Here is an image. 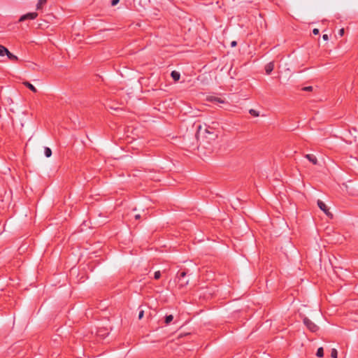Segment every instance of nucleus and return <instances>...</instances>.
I'll use <instances>...</instances> for the list:
<instances>
[{
	"mask_svg": "<svg viewBox=\"0 0 358 358\" xmlns=\"http://www.w3.org/2000/svg\"><path fill=\"white\" fill-rule=\"evenodd\" d=\"M218 136V131L213 126L205 124L199 125L197 128L196 137L201 143H210L215 141Z\"/></svg>",
	"mask_w": 358,
	"mask_h": 358,
	"instance_id": "nucleus-1",
	"label": "nucleus"
},
{
	"mask_svg": "<svg viewBox=\"0 0 358 358\" xmlns=\"http://www.w3.org/2000/svg\"><path fill=\"white\" fill-rule=\"evenodd\" d=\"M303 324L311 332H317L319 330V327L312 322L309 318L305 317L303 320Z\"/></svg>",
	"mask_w": 358,
	"mask_h": 358,
	"instance_id": "nucleus-2",
	"label": "nucleus"
},
{
	"mask_svg": "<svg viewBox=\"0 0 358 358\" xmlns=\"http://www.w3.org/2000/svg\"><path fill=\"white\" fill-rule=\"evenodd\" d=\"M38 14L36 12L28 13L24 15H22L20 19L19 22H24L27 20H35L38 17Z\"/></svg>",
	"mask_w": 358,
	"mask_h": 358,
	"instance_id": "nucleus-3",
	"label": "nucleus"
},
{
	"mask_svg": "<svg viewBox=\"0 0 358 358\" xmlns=\"http://www.w3.org/2000/svg\"><path fill=\"white\" fill-rule=\"evenodd\" d=\"M317 206L327 216L331 217H333V215L329 211L327 206L322 201L318 200Z\"/></svg>",
	"mask_w": 358,
	"mask_h": 358,
	"instance_id": "nucleus-4",
	"label": "nucleus"
},
{
	"mask_svg": "<svg viewBox=\"0 0 358 358\" xmlns=\"http://www.w3.org/2000/svg\"><path fill=\"white\" fill-rule=\"evenodd\" d=\"M274 69V63L273 62H271L269 63H268L266 66H265V72L267 75H269L271 74V73L273 71Z\"/></svg>",
	"mask_w": 358,
	"mask_h": 358,
	"instance_id": "nucleus-5",
	"label": "nucleus"
},
{
	"mask_svg": "<svg viewBox=\"0 0 358 358\" xmlns=\"http://www.w3.org/2000/svg\"><path fill=\"white\" fill-rule=\"evenodd\" d=\"M305 157L311 163H313V164H317V157L313 155V154H307L305 155Z\"/></svg>",
	"mask_w": 358,
	"mask_h": 358,
	"instance_id": "nucleus-6",
	"label": "nucleus"
},
{
	"mask_svg": "<svg viewBox=\"0 0 358 358\" xmlns=\"http://www.w3.org/2000/svg\"><path fill=\"white\" fill-rule=\"evenodd\" d=\"M48 0H38L36 8L37 10H42L43 6L47 3Z\"/></svg>",
	"mask_w": 358,
	"mask_h": 358,
	"instance_id": "nucleus-7",
	"label": "nucleus"
},
{
	"mask_svg": "<svg viewBox=\"0 0 358 358\" xmlns=\"http://www.w3.org/2000/svg\"><path fill=\"white\" fill-rule=\"evenodd\" d=\"M23 85L34 93L37 92L36 88L28 81L23 82Z\"/></svg>",
	"mask_w": 358,
	"mask_h": 358,
	"instance_id": "nucleus-8",
	"label": "nucleus"
},
{
	"mask_svg": "<svg viewBox=\"0 0 358 358\" xmlns=\"http://www.w3.org/2000/svg\"><path fill=\"white\" fill-rule=\"evenodd\" d=\"M171 76L174 81H178L180 78V74L178 71H173L171 73Z\"/></svg>",
	"mask_w": 358,
	"mask_h": 358,
	"instance_id": "nucleus-9",
	"label": "nucleus"
},
{
	"mask_svg": "<svg viewBox=\"0 0 358 358\" xmlns=\"http://www.w3.org/2000/svg\"><path fill=\"white\" fill-rule=\"evenodd\" d=\"M6 56L12 62L18 61V57L16 55L11 53L9 50H8V52L6 53Z\"/></svg>",
	"mask_w": 358,
	"mask_h": 358,
	"instance_id": "nucleus-10",
	"label": "nucleus"
},
{
	"mask_svg": "<svg viewBox=\"0 0 358 358\" xmlns=\"http://www.w3.org/2000/svg\"><path fill=\"white\" fill-rule=\"evenodd\" d=\"M8 52V48H6L5 46L0 45V56H4L6 55V53Z\"/></svg>",
	"mask_w": 358,
	"mask_h": 358,
	"instance_id": "nucleus-11",
	"label": "nucleus"
},
{
	"mask_svg": "<svg viewBox=\"0 0 358 358\" xmlns=\"http://www.w3.org/2000/svg\"><path fill=\"white\" fill-rule=\"evenodd\" d=\"M44 153L46 157H50L52 155V150L50 148L45 147L44 149Z\"/></svg>",
	"mask_w": 358,
	"mask_h": 358,
	"instance_id": "nucleus-12",
	"label": "nucleus"
},
{
	"mask_svg": "<svg viewBox=\"0 0 358 358\" xmlns=\"http://www.w3.org/2000/svg\"><path fill=\"white\" fill-rule=\"evenodd\" d=\"M316 355L318 357H322L324 356V350L323 348L320 347L317 349Z\"/></svg>",
	"mask_w": 358,
	"mask_h": 358,
	"instance_id": "nucleus-13",
	"label": "nucleus"
},
{
	"mask_svg": "<svg viewBox=\"0 0 358 358\" xmlns=\"http://www.w3.org/2000/svg\"><path fill=\"white\" fill-rule=\"evenodd\" d=\"M173 319V316L172 315H169L165 317V323L169 324Z\"/></svg>",
	"mask_w": 358,
	"mask_h": 358,
	"instance_id": "nucleus-14",
	"label": "nucleus"
},
{
	"mask_svg": "<svg viewBox=\"0 0 358 358\" xmlns=\"http://www.w3.org/2000/svg\"><path fill=\"white\" fill-rule=\"evenodd\" d=\"M211 101H213L215 103H224V101L219 97H213L211 99Z\"/></svg>",
	"mask_w": 358,
	"mask_h": 358,
	"instance_id": "nucleus-15",
	"label": "nucleus"
},
{
	"mask_svg": "<svg viewBox=\"0 0 358 358\" xmlns=\"http://www.w3.org/2000/svg\"><path fill=\"white\" fill-rule=\"evenodd\" d=\"M188 282H189L188 280H183L182 278H181V280H179L180 288L186 286L188 284Z\"/></svg>",
	"mask_w": 358,
	"mask_h": 358,
	"instance_id": "nucleus-16",
	"label": "nucleus"
},
{
	"mask_svg": "<svg viewBox=\"0 0 358 358\" xmlns=\"http://www.w3.org/2000/svg\"><path fill=\"white\" fill-rule=\"evenodd\" d=\"M249 113L254 117H258L259 115V112L254 109H250Z\"/></svg>",
	"mask_w": 358,
	"mask_h": 358,
	"instance_id": "nucleus-17",
	"label": "nucleus"
},
{
	"mask_svg": "<svg viewBox=\"0 0 358 358\" xmlns=\"http://www.w3.org/2000/svg\"><path fill=\"white\" fill-rule=\"evenodd\" d=\"M331 357L332 358H338V352L336 349H332L331 352Z\"/></svg>",
	"mask_w": 358,
	"mask_h": 358,
	"instance_id": "nucleus-18",
	"label": "nucleus"
},
{
	"mask_svg": "<svg viewBox=\"0 0 358 358\" xmlns=\"http://www.w3.org/2000/svg\"><path fill=\"white\" fill-rule=\"evenodd\" d=\"M187 275V272L185 271H181L178 275L179 280H181V278H185Z\"/></svg>",
	"mask_w": 358,
	"mask_h": 358,
	"instance_id": "nucleus-19",
	"label": "nucleus"
},
{
	"mask_svg": "<svg viewBox=\"0 0 358 358\" xmlns=\"http://www.w3.org/2000/svg\"><path fill=\"white\" fill-rule=\"evenodd\" d=\"M161 277V272L159 271H155L154 274V278L156 280L159 279Z\"/></svg>",
	"mask_w": 358,
	"mask_h": 358,
	"instance_id": "nucleus-20",
	"label": "nucleus"
},
{
	"mask_svg": "<svg viewBox=\"0 0 358 358\" xmlns=\"http://www.w3.org/2000/svg\"><path fill=\"white\" fill-rule=\"evenodd\" d=\"M303 90H304V91H312L313 90V87L312 86L305 87L303 88Z\"/></svg>",
	"mask_w": 358,
	"mask_h": 358,
	"instance_id": "nucleus-21",
	"label": "nucleus"
},
{
	"mask_svg": "<svg viewBox=\"0 0 358 358\" xmlns=\"http://www.w3.org/2000/svg\"><path fill=\"white\" fill-rule=\"evenodd\" d=\"M144 315V311L143 310H141L138 313V319L141 320L143 318Z\"/></svg>",
	"mask_w": 358,
	"mask_h": 358,
	"instance_id": "nucleus-22",
	"label": "nucleus"
},
{
	"mask_svg": "<svg viewBox=\"0 0 358 358\" xmlns=\"http://www.w3.org/2000/svg\"><path fill=\"white\" fill-rule=\"evenodd\" d=\"M319 33H320V31H319V29H316V28H315V29H313V34L314 35H317V34H319Z\"/></svg>",
	"mask_w": 358,
	"mask_h": 358,
	"instance_id": "nucleus-23",
	"label": "nucleus"
},
{
	"mask_svg": "<svg viewBox=\"0 0 358 358\" xmlns=\"http://www.w3.org/2000/svg\"><path fill=\"white\" fill-rule=\"evenodd\" d=\"M119 1L120 0H112L111 4L112 6H115L117 3H118Z\"/></svg>",
	"mask_w": 358,
	"mask_h": 358,
	"instance_id": "nucleus-24",
	"label": "nucleus"
},
{
	"mask_svg": "<svg viewBox=\"0 0 358 358\" xmlns=\"http://www.w3.org/2000/svg\"><path fill=\"white\" fill-rule=\"evenodd\" d=\"M344 32H345L344 29H343V28L339 30V35H340L341 36H343L344 35Z\"/></svg>",
	"mask_w": 358,
	"mask_h": 358,
	"instance_id": "nucleus-25",
	"label": "nucleus"
},
{
	"mask_svg": "<svg viewBox=\"0 0 358 358\" xmlns=\"http://www.w3.org/2000/svg\"><path fill=\"white\" fill-rule=\"evenodd\" d=\"M322 38L324 40V41H327L329 39V36L327 34H324L322 36Z\"/></svg>",
	"mask_w": 358,
	"mask_h": 358,
	"instance_id": "nucleus-26",
	"label": "nucleus"
},
{
	"mask_svg": "<svg viewBox=\"0 0 358 358\" xmlns=\"http://www.w3.org/2000/svg\"><path fill=\"white\" fill-rule=\"evenodd\" d=\"M236 45H237L236 41H232V42L231 43V47H235Z\"/></svg>",
	"mask_w": 358,
	"mask_h": 358,
	"instance_id": "nucleus-27",
	"label": "nucleus"
},
{
	"mask_svg": "<svg viewBox=\"0 0 358 358\" xmlns=\"http://www.w3.org/2000/svg\"><path fill=\"white\" fill-rule=\"evenodd\" d=\"M140 217H141V215L139 214L135 215L136 220H138V219H140Z\"/></svg>",
	"mask_w": 358,
	"mask_h": 358,
	"instance_id": "nucleus-28",
	"label": "nucleus"
},
{
	"mask_svg": "<svg viewBox=\"0 0 358 358\" xmlns=\"http://www.w3.org/2000/svg\"><path fill=\"white\" fill-rule=\"evenodd\" d=\"M216 124L217 125H218V123L213 122V124Z\"/></svg>",
	"mask_w": 358,
	"mask_h": 358,
	"instance_id": "nucleus-29",
	"label": "nucleus"
}]
</instances>
